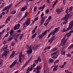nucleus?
Instances as JSON below:
<instances>
[{
	"label": "nucleus",
	"instance_id": "obj_1",
	"mask_svg": "<svg viewBox=\"0 0 73 73\" xmlns=\"http://www.w3.org/2000/svg\"><path fill=\"white\" fill-rule=\"evenodd\" d=\"M71 29V30H73V21H71L69 25L68 26V27L67 29L66 30L65 29H63V32H66L68 31L69 30Z\"/></svg>",
	"mask_w": 73,
	"mask_h": 73
},
{
	"label": "nucleus",
	"instance_id": "obj_2",
	"mask_svg": "<svg viewBox=\"0 0 73 73\" xmlns=\"http://www.w3.org/2000/svg\"><path fill=\"white\" fill-rule=\"evenodd\" d=\"M72 16V15H66L64 17V18H63V20H65V21L63 23V24H65L66 23H67V22H68V21L67 20H68V19L69 17H70Z\"/></svg>",
	"mask_w": 73,
	"mask_h": 73
},
{
	"label": "nucleus",
	"instance_id": "obj_3",
	"mask_svg": "<svg viewBox=\"0 0 73 73\" xmlns=\"http://www.w3.org/2000/svg\"><path fill=\"white\" fill-rule=\"evenodd\" d=\"M3 50H5L3 52V54H2V56L4 57V56H7L8 54L9 53V50L7 49V48L6 47H5L3 49Z\"/></svg>",
	"mask_w": 73,
	"mask_h": 73
},
{
	"label": "nucleus",
	"instance_id": "obj_4",
	"mask_svg": "<svg viewBox=\"0 0 73 73\" xmlns=\"http://www.w3.org/2000/svg\"><path fill=\"white\" fill-rule=\"evenodd\" d=\"M55 31H53L52 32L53 33L52 36H54L57 32H58L60 29V27H58L57 28H55L54 29Z\"/></svg>",
	"mask_w": 73,
	"mask_h": 73
},
{
	"label": "nucleus",
	"instance_id": "obj_5",
	"mask_svg": "<svg viewBox=\"0 0 73 73\" xmlns=\"http://www.w3.org/2000/svg\"><path fill=\"white\" fill-rule=\"evenodd\" d=\"M29 18H28L27 19V21H26L25 23H24L23 24V25H25L26 24V25L27 26H28L30 24V23H31V21H29Z\"/></svg>",
	"mask_w": 73,
	"mask_h": 73
},
{
	"label": "nucleus",
	"instance_id": "obj_6",
	"mask_svg": "<svg viewBox=\"0 0 73 73\" xmlns=\"http://www.w3.org/2000/svg\"><path fill=\"white\" fill-rule=\"evenodd\" d=\"M16 63H17V60H15L9 66V68H12V67H13L16 64Z\"/></svg>",
	"mask_w": 73,
	"mask_h": 73
},
{
	"label": "nucleus",
	"instance_id": "obj_7",
	"mask_svg": "<svg viewBox=\"0 0 73 73\" xmlns=\"http://www.w3.org/2000/svg\"><path fill=\"white\" fill-rule=\"evenodd\" d=\"M56 38L55 37V36H54L53 37H52L48 41V42H50V44H51L52 42L53 41H54V40Z\"/></svg>",
	"mask_w": 73,
	"mask_h": 73
},
{
	"label": "nucleus",
	"instance_id": "obj_8",
	"mask_svg": "<svg viewBox=\"0 0 73 73\" xmlns=\"http://www.w3.org/2000/svg\"><path fill=\"white\" fill-rule=\"evenodd\" d=\"M22 52H21L19 54V61L21 63V59H22V56H23V55L22 54Z\"/></svg>",
	"mask_w": 73,
	"mask_h": 73
},
{
	"label": "nucleus",
	"instance_id": "obj_9",
	"mask_svg": "<svg viewBox=\"0 0 73 73\" xmlns=\"http://www.w3.org/2000/svg\"><path fill=\"white\" fill-rule=\"evenodd\" d=\"M31 47L32 46H30L29 47L30 50H27V52L28 53V54H29V53H32V49H31Z\"/></svg>",
	"mask_w": 73,
	"mask_h": 73
},
{
	"label": "nucleus",
	"instance_id": "obj_10",
	"mask_svg": "<svg viewBox=\"0 0 73 73\" xmlns=\"http://www.w3.org/2000/svg\"><path fill=\"white\" fill-rule=\"evenodd\" d=\"M27 6H25L24 7H23L22 8H21V11H24L25 10L27 9Z\"/></svg>",
	"mask_w": 73,
	"mask_h": 73
},
{
	"label": "nucleus",
	"instance_id": "obj_11",
	"mask_svg": "<svg viewBox=\"0 0 73 73\" xmlns=\"http://www.w3.org/2000/svg\"><path fill=\"white\" fill-rule=\"evenodd\" d=\"M15 52H16V51H13V52L10 55V58H12L13 57V55H14Z\"/></svg>",
	"mask_w": 73,
	"mask_h": 73
},
{
	"label": "nucleus",
	"instance_id": "obj_12",
	"mask_svg": "<svg viewBox=\"0 0 73 73\" xmlns=\"http://www.w3.org/2000/svg\"><path fill=\"white\" fill-rule=\"evenodd\" d=\"M39 46V45H37L36 46H34L33 47V50H35V49H36L38 48V47Z\"/></svg>",
	"mask_w": 73,
	"mask_h": 73
},
{
	"label": "nucleus",
	"instance_id": "obj_13",
	"mask_svg": "<svg viewBox=\"0 0 73 73\" xmlns=\"http://www.w3.org/2000/svg\"><path fill=\"white\" fill-rule=\"evenodd\" d=\"M33 69V67H32V65H31L30 66V68L29 67L27 69V71H29H29H30V70H32Z\"/></svg>",
	"mask_w": 73,
	"mask_h": 73
},
{
	"label": "nucleus",
	"instance_id": "obj_14",
	"mask_svg": "<svg viewBox=\"0 0 73 73\" xmlns=\"http://www.w3.org/2000/svg\"><path fill=\"white\" fill-rule=\"evenodd\" d=\"M15 27H16L17 29H19V27H20V24H17V25H15Z\"/></svg>",
	"mask_w": 73,
	"mask_h": 73
},
{
	"label": "nucleus",
	"instance_id": "obj_15",
	"mask_svg": "<svg viewBox=\"0 0 73 73\" xmlns=\"http://www.w3.org/2000/svg\"><path fill=\"white\" fill-rule=\"evenodd\" d=\"M45 21V20H41L40 22V25H39L40 27L41 25H42L44 23V22Z\"/></svg>",
	"mask_w": 73,
	"mask_h": 73
},
{
	"label": "nucleus",
	"instance_id": "obj_16",
	"mask_svg": "<svg viewBox=\"0 0 73 73\" xmlns=\"http://www.w3.org/2000/svg\"><path fill=\"white\" fill-rule=\"evenodd\" d=\"M9 33L10 34V35H11V36H13V30H11V31Z\"/></svg>",
	"mask_w": 73,
	"mask_h": 73
},
{
	"label": "nucleus",
	"instance_id": "obj_17",
	"mask_svg": "<svg viewBox=\"0 0 73 73\" xmlns=\"http://www.w3.org/2000/svg\"><path fill=\"white\" fill-rule=\"evenodd\" d=\"M56 12H57V13L59 15L60 13V12H61V11L60 10V9H58L56 10Z\"/></svg>",
	"mask_w": 73,
	"mask_h": 73
},
{
	"label": "nucleus",
	"instance_id": "obj_18",
	"mask_svg": "<svg viewBox=\"0 0 73 73\" xmlns=\"http://www.w3.org/2000/svg\"><path fill=\"white\" fill-rule=\"evenodd\" d=\"M57 68H58V66H56L54 68H53V70L54 71H56L57 70Z\"/></svg>",
	"mask_w": 73,
	"mask_h": 73
},
{
	"label": "nucleus",
	"instance_id": "obj_19",
	"mask_svg": "<svg viewBox=\"0 0 73 73\" xmlns=\"http://www.w3.org/2000/svg\"><path fill=\"white\" fill-rule=\"evenodd\" d=\"M41 69V67L40 66H37L36 68L35 69V70H40Z\"/></svg>",
	"mask_w": 73,
	"mask_h": 73
},
{
	"label": "nucleus",
	"instance_id": "obj_20",
	"mask_svg": "<svg viewBox=\"0 0 73 73\" xmlns=\"http://www.w3.org/2000/svg\"><path fill=\"white\" fill-rule=\"evenodd\" d=\"M57 52H54L53 53H52L51 54V56H52L54 55V54H57Z\"/></svg>",
	"mask_w": 73,
	"mask_h": 73
},
{
	"label": "nucleus",
	"instance_id": "obj_21",
	"mask_svg": "<svg viewBox=\"0 0 73 73\" xmlns=\"http://www.w3.org/2000/svg\"><path fill=\"white\" fill-rule=\"evenodd\" d=\"M65 51L64 50H63L61 53V54L62 55H64V56H65Z\"/></svg>",
	"mask_w": 73,
	"mask_h": 73
},
{
	"label": "nucleus",
	"instance_id": "obj_22",
	"mask_svg": "<svg viewBox=\"0 0 73 73\" xmlns=\"http://www.w3.org/2000/svg\"><path fill=\"white\" fill-rule=\"evenodd\" d=\"M36 35H37V34H36V33L34 35L31 36L32 39L34 38L35 37H36Z\"/></svg>",
	"mask_w": 73,
	"mask_h": 73
},
{
	"label": "nucleus",
	"instance_id": "obj_23",
	"mask_svg": "<svg viewBox=\"0 0 73 73\" xmlns=\"http://www.w3.org/2000/svg\"><path fill=\"white\" fill-rule=\"evenodd\" d=\"M43 36H42V35L40 34V35H39L38 36V37L39 38V39H41V38H43Z\"/></svg>",
	"mask_w": 73,
	"mask_h": 73
},
{
	"label": "nucleus",
	"instance_id": "obj_24",
	"mask_svg": "<svg viewBox=\"0 0 73 73\" xmlns=\"http://www.w3.org/2000/svg\"><path fill=\"white\" fill-rule=\"evenodd\" d=\"M12 39H13V36H11V38H10L8 39V41H11Z\"/></svg>",
	"mask_w": 73,
	"mask_h": 73
},
{
	"label": "nucleus",
	"instance_id": "obj_25",
	"mask_svg": "<svg viewBox=\"0 0 73 73\" xmlns=\"http://www.w3.org/2000/svg\"><path fill=\"white\" fill-rule=\"evenodd\" d=\"M12 5H13V4L12 3H11V5H9V6H8V9H10V8H11V7L12 6Z\"/></svg>",
	"mask_w": 73,
	"mask_h": 73
},
{
	"label": "nucleus",
	"instance_id": "obj_26",
	"mask_svg": "<svg viewBox=\"0 0 73 73\" xmlns=\"http://www.w3.org/2000/svg\"><path fill=\"white\" fill-rule=\"evenodd\" d=\"M71 35H72V34L69 32L68 34V35L67 36V37H69V36H70Z\"/></svg>",
	"mask_w": 73,
	"mask_h": 73
},
{
	"label": "nucleus",
	"instance_id": "obj_27",
	"mask_svg": "<svg viewBox=\"0 0 73 73\" xmlns=\"http://www.w3.org/2000/svg\"><path fill=\"white\" fill-rule=\"evenodd\" d=\"M53 33L52 32H51L50 34L48 35V38H49V37H50V36H51V35H52V36H53Z\"/></svg>",
	"mask_w": 73,
	"mask_h": 73
},
{
	"label": "nucleus",
	"instance_id": "obj_28",
	"mask_svg": "<svg viewBox=\"0 0 73 73\" xmlns=\"http://www.w3.org/2000/svg\"><path fill=\"white\" fill-rule=\"evenodd\" d=\"M59 62V60H57L54 62V65H56V64H57V63H58V62Z\"/></svg>",
	"mask_w": 73,
	"mask_h": 73
},
{
	"label": "nucleus",
	"instance_id": "obj_29",
	"mask_svg": "<svg viewBox=\"0 0 73 73\" xmlns=\"http://www.w3.org/2000/svg\"><path fill=\"white\" fill-rule=\"evenodd\" d=\"M49 61L50 62H53L54 61V60H53V59H52L51 58H50L49 59Z\"/></svg>",
	"mask_w": 73,
	"mask_h": 73
},
{
	"label": "nucleus",
	"instance_id": "obj_30",
	"mask_svg": "<svg viewBox=\"0 0 73 73\" xmlns=\"http://www.w3.org/2000/svg\"><path fill=\"white\" fill-rule=\"evenodd\" d=\"M8 6H7L5 7V8L3 9V11H6V10H7V9H8Z\"/></svg>",
	"mask_w": 73,
	"mask_h": 73
},
{
	"label": "nucleus",
	"instance_id": "obj_31",
	"mask_svg": "<svg viewBox=\"0 0 73 73\" xmlns=\"http://www.w3.org/2000/svg\"><path fill=\"white\" fill-rule=\"evenodd\" d=\"M38 62V61L37 60H35L34 61V63H35L36 64H37Z\"/></svg>",
	"mask_w": 73,
	"mask_h": 73
},
{
	"label": "nucleus",
	"instance_id": "obj_32",
	"mask_svg": "<svg viewBox=\"0 0 73 73\" xmlns=\"http://www.w3.org/2000/svg\"><path fill=\"white\" fill-rule=\"evenodd\" d=\"M73 45L72 44L71 45H70L69 47H68L69 49H71V48H73Z\"/></svg>",
	"mask_w": 73,
	"mask_h": 73
},
{
	"label": "nucleus",
	"instance_id": "obj_33",
	"mask_svg": "<svg viewBox=\"0 0 73 73\" xmlns=\"http://www.w3.org/2000/svg\"><path fill=\"white\" fill-rule=\"evenodd\" d=\"M49 12V9H47L45 11V13H48Z\"/></svg>",
	"mask_w": 73,
	"mask_h": 73
},
{
	"label": "nucleus",
	"instance_id": "obj_34",
	"mask_svg": "<svg viewBox=\"0 0 73 73\" xmlns=\"http://www.w3.org/2000/svg\"><path fill=\"white\" fill-rule=\"evenodd\" d=\"M5 31V29H4L2 31V32H0V34H2L3 32H4Z\"/></svg>",
	"mask_w": 73,
	"mask_h": 73
},
{
	"label": "nucleus",
	"instance_id": "obj_35",
	"mask_svg": "<svg viewBox=\"0 0 73 73\" xmlns=\"http://www.w3.org/2000/svg\"><path fill=\"white\" fill-rule=\"evenodd\" d=\"M65 41H64L62 43H61V46H64V45H65Z\"/></svg>",
	"mask_w": 73,
	"mask_h": 73
},
{
	"label": "nucleus",
	"instance_id": "obj_36",
	"mask_svg": "<svg viewBox=\"0 0 73 73\" xmlns=\"http://www.w3.org/2000/svg\"><path fill=\"white\" fill-rule=\"evenodd\" d=\"M48 24H49V22H48L47 23H45L44 24V25H45V26H46V25H47Z\"/></svg>",
	"mask_w": 73,
	"mask_h": 73
},
{
	"label": "nucleus",
	"instance_id": "obj_37",
	"mask_svg": "<svg viewBox=\"0 0 73 73\" xmlns=\"http://www.w3.org/2000/svg\"><path fill=\"white\" fill-rule=\"evenodd\" d=\"M5 4V3H3L2 4V5L1 6V8H3V7H4V6Z\"/></svg>",
	"mask_w": 73,
	"mask_h": 73
},
{
	"label": "nucleus",
	"instance_id": "obj_38",
	"mask_svg": "<svg viewBox=\"0 0 73 73\" xmlns=\"http://www.w3.org/2000/svg\"><path fill=\"white\" fill-rule=\"evenodd\" d=\"M38 61H41V59L40 58H38L37 59Z\"/></svg>",
	"mask_w": 73,
	"mask_h": 73
},
{
	"label": "nucleus",
	"instance_id": "obj_39",
	"mask_svg": "<svg viewBox=\"0 0 73 73\" xmlns=\"http://www.w3.org/2000/svg\"><path fill=\"white\" fill-rule=\"evenodd\" d=\"M48 71H49V69H48V68L47 67L46 68V72L47 73H48Z\"/></svg>",
	"mask_w": 73,
	"mask_h": 73
},
{
	"label": "nucleus",
	"instance_id": "obj_40",
	"mask_svg": "<svg viewBox=\"0 0 73 73\" xmlns=\"http://www.w3.org/2000/svg\"><path fill=\"white\" fill-rule=\"evenodd\" d=\"M16 12V11H13L11 13V14H13H13H15Z\"/></svg>",
	"mask_w": 73,
	"mask_h": 73
},
{
	"label": "nucleus",
	"instance_id": "obj_41",
	"mask_svg": "<svg viewBox=\"0 0 73 73\" xmlns=\"http://www.w3.org/2000/svg\"><path fill=\"white\" fill-rule=\"evenodd\" d=\"M28 12H26L24 16H23L25 17H26V16H27V14H28Z\"/></svg>",
	"mask_w": 73,
	"mask_h": 73
},
{
	"label": "nucleus",
	"instance_id": "obj_42",
	"mask_svg": "<svg viewBox=\"0 0 73 73\" xmlns=\"http://www.w3.org/2000/svg\"><path fill=\"white\" fill-rule=\"evenodd\" d=\"M67 57H71V54L69 53L67 55Z\"/></svg>",
	"mask_w": 73,
	"mask_h": 73
},
{
	"label": "nucleus",
	"instance_id": "obj_43",
	"mask_svg": "<svg viewBox=\"0 0 73 73\" xmlns=\"http://www.w3.org/2000/svg\"><path fill=\"white\" fill-rule=\"evenodd\" d=\"M55 56L56 55H54L53 56H52V58H54V59H56V57H55Z\"/></svg>",
	"mask_w": 73,
	"mask_h": 73
},
{
	"label": "nucleus",
	"instance_id": "obj_44",
	"mask_svg": "<svg viewBox=\"0 0 73 73\" xmlns=\"http://www.w3.org/2000/svg\"><path fill=\"white\" fill-rule=\"evenodd\" d=\"M68 35V34L66 33V35H65V36H64V37L63 38V39H64V40H65V37H66V35Z\"/></svg>",
	"mask_w": 73,
	"mask_h": 73
},
{
	"label": "nucleus",
	"instance_id": "obj_45",
	"mask_svg": "<svg viewBox=\"0 0 73 73\" xmlns=\"http://www.w3.org/2000/svg\"><path fill=\"white\" fill-rule=\"evenodd\" d=\"M72 8H73V7H70V8L69 9V12H70V11H72Z\"/></svg>",
	"mask_w": 73,
	"mask_h": 73
},
{
	"label": "nucleus",
	"instance_id": "obj_46",
	"mask_svg": "<svg viewBox=\"0 0 73 73\" xmlns=\"http://www.w3.org/2000/svg\"><path fill=\"white\" fill-rule=\"evenodd\" d=\"M38 17H36V18L35 19V21H36V20H38Z\"/></svg>",
	"mask_w": 73,
	"mask_h": 73
},
{
	"label": "nucleus",
	"instance_id": "obj_47",
	"mask_svg": "<svg viewBox=\"0 0 73 73\" xmlns=\"http://www.w3.org/2000/svg\"><path fill=\"white\" fill-rule=\"evenodd\" d=\"M40 16L42 19L41 20H44V17H42V16Z\"/></svg>",
	"mask_w": 73,
	"mask_h": 73
},
{
	"label": "nucleus",
	"instance_id": "obj_48",
	"mask_svg": "<svg viewBox=\"0 0 73 73\" xmlns=\"http://www.w3.org/2000/svg\"><path fill=\"white\" fill-rule=\"evenodd\" d=\"M36 8H37V7H35L34 8V11H35V12H36Z\"/></svg>",
	"mask_w": 73,
	"mask_h": 73
},
{
	"label": "nucleus",
	"instance_id": "obj_49",
	"mask_svg": "<svg viewBox=\"0 0 73 73\" xmlns=\"http://www.w3.org/2000/svg\"><path fill=\"white\" fill-rule=\"evenodd\" d=\"M68 8H67V9L66 10V13H67V15H69V14H68Z\"/></svg>",
	"mask_w": 73,
	"mask_h": 73
},
{
	"label": "nucleus",
	"instance_id": "obj_50",
	"mask_svg": "<svg viewBox=\"0 0 73 73\" xmlns=\"http://www.w3.org/2000/svg\"><path fill=\"white\" fill-rule=\"evenodd\" d=\"M14 44H15V43H14V42H13L11 43V46H13L14 45Z\"/></svg>",
	"mask_w": 73,
	"mask_h": 73
},
{
	"label": "nucleus",
	"instance_id": "obj_51",
	"mask_svg": "<svg viewBox=\"0 0 73 73\" xmlns=\"http://www.w3.org/2000/svg\"><path fill=\"white\" fill-rule=\"evenodd\" d=\"M17 32L18 33H20V32H21V31L20 30H19L17 31Z\"/></svg>",
	"mask_w": 73,
	"mask_h": 73
},
{
	"label": "nucleus",
	"instance_id": "obj_52",
	"mask_svg": "<svg viewBox=\"0 0 73 73\" xmlns=\"http://www.w3.org/2000/svg\"><path fill=\"white\" fill-rule=\"evenodd\" d=\"M9 35L8 34V33L7 34H6L5 36V37H7Z\"/></svg>",
	"mask_w": 73,
	"mask_h": 73
},
{
	"label": "nucleus",
	"instance_id": "obj_53",
	"mask_svg": "<svg viewBox=\"0 0 73 73\" xmlns=\"http://www.w3.org/2000/svg\"><path fill=\"white\" fill-rule=\"evenodd\" d=\"M3 62H0V66H3Z\"/></svg>",
	"mask_w": 73,
	"mask_h": 73
},
{
	"label": "nucleus",
	"instance_id": "obj_54",
	"mask_svg": "<svg viewBox=\"0 0 73 73\" xmlns=\"http://www.w3.org/2000/svg\"><path fill=\"white\" fill-rule=\"evenodd\" d=\"M35 66H36V64L35 63H34L33 65V68H34Z\"/></svg>",
	"mask_w": 73,
	"mask_h": 73
},
{
	"label": "nucleus",
	"instance_id": "obj_55",
	"mask_svg": "<svg viewBox=\"0 0 73 73\" xmlns=\"http://www.w3.org/2000/svg\"><path fill=\"white\" fill-rule=\"evenodd\" d=\"M11 17V16H10V17H8V19H7V20H8V21H10V20H9V18Z\"/></svg>",
	"mask_w": 73,
	"mask_h": 73
},
{
	"label": "nucleus",
	"instance_id": "obj_56",
	"mask_svg": "<svg viewBox=\"0 0 73 73\" xmlns=\"http://www.w3.org/2000/svg\"><path fill=\"white\" fill-rule=\"evenodd\" d=\"M46 35V34L45 33H42V36H45Z\"/></svg>",
	"mask_w": 73,
	"mask_h": 73
},
{
	"label": "nucleus",
	"instance_id": "obj_57",
	"mask_svg": "<svg viewBox=\"0 0 73 73\" xmlns=\"http://www.w3.org/2000/svg\"><path fill=\"white\" fill-rule=\"evenodd\" d=\"M31 58H32V57H31V59H29L28 61V62H29L31 61Z\"/></svg>",
	"mask_w": 73,
	"mask_h": 73
},
{
	"label": "nucleus",
	"instance_id": "obj_58",
	"mask_svg": "<svg viewBox=\"0 0 73 73\" xmlns=\"http://www.w3.org/2000/svg\"><path fill=\"white\" fill-rule=\"evenodd\" d=\"M52 19V17H51V16H50L49 17L48 19L49 20H50V19Z\"/></svg>",
	"mask_w": 73,
	"mask_h": 73
},
{
	"label": "nucleus",
	"instance_id": "obj_59",
	"mask_svg": "<svg viewBox=\"0 0 73 73\" xmlns=\"http://www.w3.org/2000/svg\"><path fill=\"white\" fill-rule=\"evenodd\" d=\"M19 37V34H17L16 36V38H18Z\"/></svg>",
	"mask_w": 73,
	"mask_h": 73
},
{
	"label": "nucleus",
	"instance_id": "obj_60",
	"mask_svg": "<svg viewBox=\"0 0 73 73\" xmlns=\"http://www.w3.org/2000/svg\"><path fill=\"white\" fill-rule=\"evenodd\" d=\"M16 29H17V28H16V26L14 27L13 29L14 30H16Z\"/></svg>",
	"mask_w": 73,
	"mask_h": 73
},
{
	"label": "nucleus",
	"instance_id": "obj_61",
	"mask_svg": "<svg viewBox=\"0 0 73 73\" xmlns=\"http://www.w3.org/2000/svg\"><path fill=\"white\" fill-rule=\"evenodd\" d=\"M24 18H25V17L23 16V17L20 20V21H22V20H23V19H24Z\"/></svg>",
	"mask_w": 73,
	"mask_h": 73
},
{
	"label": "nucleus",
	"instance_id": "obj_62",
	"mask_svg": "<svg viewBox=\"0 0 73 73\" xmlns=\"http://www.w3.org/2000/svg\"><path fill=\"white\" fill-rule=\"evenodd\" d=\"M65 71L66 72V73H69L68 72V70H65Z\"/></svg>",
	"mask_w": 73,
	"mask_h": 73
},
{
	"label": "nucleus",
	"instance_id": "obj_63",
	"mask_svg": "<svg viewBox=\"0 0 73 73\" xmlns=\"http://www.w3.org/2000/svg\"><path fill=\"white\" fill-rule=\"evenodd\" d=\"M40 16H44V13L42 12V14L40 15Z\"/></svg>",
	"mask_w": 73,
	"mask_h": 73
},
{
	"label": "nucleus",
	"instance_id": "obj_64",
	"mask_svg": "<svg viewBox=\"0 0 73 73\" xmlns=\"http://www.w3.org/2000/svg\"><path fill=\"white\" fill-rule=\"evenodd\" d=\"M8 21L7 20L5 22V24H7L8 23Z\"/></svg>",
	"mask_w": 73,
	"mask_h": 73
}]
</instances>
